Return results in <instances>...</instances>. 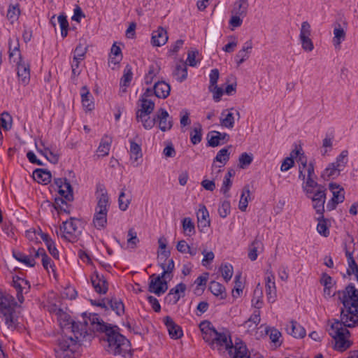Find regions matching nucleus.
<instances>
[{
  "mask_svg": "<svg viewBox=\"0 0 358 358\" xmlns=\"http://www.w3.org/2000/svg\"><path fill=\"white\" fill-rule=\"evenodd\" d=\"M57 320L63 331H69L74 334L72 336H64L58 340V345L55 348L56 358H76V353L80 347V338L87 335L88 322L87 313H83V322H76L71 316L59 308L57 312Z\"/></svg>",
  "mask_w": 358,
  "mask_h": 358,
  "instance_id": "nucleus-1",
  "label": "nucleus"
},
{
  "mask_svg": "<svg viewBox=\"0 0 358 358\" xmlns=\"http://www.w3.org/2000/svg\"><path fill=\"white\" fill-rule=\"evenodd\" d=\"M88 320L91 324L94 326L95 330L105 334L108 343L107 350L110 353L114 355H122L124 358H131L133 354L129 348V341L125 336L120 334L117 326H112L104 322L99 318L96 314H90Z\"/></svg>",
  "mask_w": 358,
  "mask_h": 358,
  "instance_id": "nucleus-2",
  "label": "nucleus"
},
{
  "mask_svg": "<svg viewBox=\"0 0 358 358\" xmlns=\"http://www.w3.org/2000/svg\"><path fill=\"white\" fill-rule=\"evenodd\" d=\"M158 266L163 270L161 275L155 273L150 276L148 291L157 296H161L168 289V283L165 278L171 280L173 278V272L175 269V263L173 259H169V262H163V264L157 263Z\"/></svg>",
  "mask_w": 358,
  "mask_h": 358,
  "instance_id": "nucleus-3",
  "label": "nucleus"
},
{
  "mask_svg": "<svg viewBox=\"0 0 358 358\" xmlns=\"http://www.w3.org/2000/svg\"><path fill=\"white\" fill-rule=\"evenodd\" d=\"M16 302L13 296L0 289V317L8 328L15 329L17 318L15 316Z\"/></svg>",
  "mask_w": 358,
  "mask_h": 358,
  "instance_id": "nucleus-4",
  "label": "nucleus"
},
{
  "mask_svg": "<svg viewBox=\"0 0 358 358\" xmlns=\"http://www.w3.org/2000/svg\"><path fill=\"white\" fill-rule=\"evenodd\" d=\"M327 331L335 341L334 349L336 350L343 352L350 347L352 343L346 339V336H350V333L346 328L341 326L338 320L334 319Z\"/></svg>",
  "mask_w": 358,
  "mask_h": 358,
  "instance_id": "nucleus-5",
  "label": "nucleus"
},
{
  "mask_svg": "<svg viewBox=\"0 0 358 358\" xmlns=\"http://www.w3.org/2000/svg\"><path fill=\"white\" fill-rule=\"evenodd\" d=\"M9 59L10 62L16 63L17 74L20 84L26 86L30 81V66L28 63L22 60L20 51L17 47L9 50Z\"/></svg>",
  "mask_w": 358,
  "mask_h": 358,
  "instance_id": "nucleus-6",
  "label": "nucleus"
},
{
  "mask_svg": "<svg viewBox=\"0 0 358 358\" xmlns=\"http://www.w3.org/2000/svg\"><path fill=\"white\" fill-rule=\"evenodd\" d=\"M80 221L73 218L63 222L60 228L61 238L67 243H76L81 234Z\"/></svg>",
  "mask_w": 358,
  "mask_h": 358,
  "instance_id": "nucleus-7",
  "label": "nucleus"
},
{
  "mask_svg": "<svg viewBox=\"0 0 358 358\" xmlns=\"http://www.w3.org/2000/svg\"><path fill=\"white\" fill-rule=\"evenodd\" d=\"M213 332V340L212 343H210L211 348H218L220 350L221 348H224L228 351L229 355H231L233 348L231 347L232 341L229 331L224 329L222 331L216 329Z\"/></svg>",
  "mask_w": 358,
  "mask_h": 358,
  "instance_id": "nucleus-8",
  "label": "nucleus"
},
{
  "mask_svg": "<svg viewBox=\"0 0 358 358\" xmlns=\"http://www.w3.org/2000/svg\"><path fill=\"white\" fill-rule=\"evenodd\" d=\"M338 322L341 327L352 328L358 325V313L355 312V308L347 304L343 305V308L341 310V320Z\"/></svg>",
  "mask_w": 358,
  "mask_h": 358,
  "instance_id": "nucleus-9",
  "label": "nucleus"
},
{
  "mask_svg": "<svg viewBox=\"0 0 358 358\" xmlns=\"http://www.w3.org/2000/svg\"><path fill=\"white\" fill-rule=\"evenodd\" d=\"M26 237L34 244H39L43 242L46 246H54L55 243L50 236L41 231V229H30L26 231Z\"/></svg>",
  "mask_w": 358,
  "mask_h": 358,
  "instance_id": "nucleus-10",
  "label": "nucleus"
},
{
  "mask_svg": "<svg viewBox=\"0 0 358 358\" xmlns=\"http://www.w3.org/2000/svg\"><path fill=\"white\" fill-rule=\"evenodd\" d=\"M326 191L327 189L325 187H320V189H316L313 194H310V197H308L312 200L313 207L320 217H323L324 213Z\"/></svg>",
  "mask_w": 358,
  "mask_h": 358,
  "instance_id": "nucleus-11",
  "label": "nucleus"
},
{
  "mask_svg": "<svg viewBox=\"0 0 358 358\" xmlns=\"http://www.w3.org/2000/svg\"><path fill=\"white\" fill-rule=\"evenodd\" d=\"M311 36V26L307 21H304L301 23L300 29L299 40L301 43L303 50L307 52H311L314 49V45Z\"/></svg>",
  "mask_w": 358,
  "mask_h": 358,
  "instance_id": "nucleus-12",
  "label": "nucleus"
},
{
  "mask_svg": "<svg viewBox=\"0 0 358 358\" xmlns=\"http://www.w3.org/2000/svg\"><path fill=\"white\" fill-rule=\"evenodd\" d=\"M329 188L332 192L333 196L327 204V209L329 211L334 210L337 205L343 202L345 199V192L343 188L341 187L336 183H329Z\"/></svg>",
  "mask_w": 358,
  "mask_h": 358,
  "instance_id": "nucleus-13",
  "label": "nucleus"
},
{
  "mask_svg": "<svg viewBox=\"0 0 358 358\" xmlns=\"http://www.w3.org/2000/svg\"><path fill=\"white\" fill-rule=\"evenodd\" d=\"M156 122L162 131H167L173 127V118L164 108H159L155 114Z\"/></svg>",
  "mask_w": 358,
  "mask_h": 358,
  "instance_id": "nucleus-14",
  "label": "nucleus"
},
{
  "mask_svg": "<svg viewBox=\"0 0 358 358\" xmlns=\"http://www.w3.org/2000/svg\"><path fill=\"white\" fill-rule=\"evenodd\" d=\"M12 285L17 291L18 301L21 303H23L24 300L23 292H28L31 288L29 282L21 277L15 275L13 278Z\"/></svg>",
  "mask_w": 358,
  "mask_h": 358,
  "instance_id": "nucleus-15",
  "label": "nucleus"
},
{
  "mask_svg": "<svg viewBox=\"0 0 358 358\" xmlns=\"http://www.w3.org/2000/svg\"><path fill=\"white\" fill-rule=\"evenodd\" d=\"M187 286L183 282H180L173 288L169 290V292L165 297V301L169 304H176L181 297L185 296Z\"/></svg>",
  "mask_w": 358,
  "mask_h": 358,
  "instance_id": "nucleus-16",
  "label": "nucleus"
},
{
  "mask_svg": "<svg viewBox=\"0 0 358 358\" xmlns=\"http://www.w3.org/2000/svg\"><path fill=\"white\" fill-rule=\"evenodd\" d=\"M55 183L57 186L59 194L68 201L73 200V188L66 178H56Z\"/></svg>",
  "mask_w": 358,
  "mask_h": 358,
  "instance_id": "nucleus-17",
  "label": "nucleus"
},
{
  "mask_svg": "<svg viewBox=\"0 0 358 358\" xmlns=\"http://www.w3.org/2000/svg\"><path fill=\"white\" fill-rule=\"evenodd\" d=\"M91 282L95 291L100 294H105L108 289V285L106 279L103 275L97 272L91 277Z\"/></svg>",
  "mask_w": 358,
  "mask_h": 358,
  "instance_id": "nucleus-18",
  "label": "nucleus"
},
{
  "mask_svg": "<svg viewBox=\"0 0 358 358\" xmlns=\"http://www.w3.org/2000/svg\"><path fill=\"white\" fill-rule=\"evenodd\" d=\"M164 323L171 338L178 339L182 336L183 332L182 328L177 324L170 316H166L164 318Z\"/></svg>",
  "mask_w": 358,
  "mask_h": 358,
  "instance_id": "nucleus-19",
  "label": "nucleus"
},
{
  "mask_svg": "<svg viewBox=\"0 0 358 358\" xmlns=\"http://www.w3.org/2000/svg\"><path fill=\"white\" fill-rule=\"evenodd\" d=\"M231 347L233 350L229 355L231 358H250L246 345L241 339L238 338Z\"/></svg>",
  "mask_w": 358,
  "mask_h": 358,
  "instance_id": "nucleus-20",
  "label": "nucleus"
},
{
  "mask_svg": "<svg viewBox=\"0 0 358 358\" xmlns=\"http://www.w3.org/2000/svg\"><path fill=\"white\" fill-rule=\"evenodd\" d=\"M230 157V152L229 151V148H224L221 149L217 153L214 160L213 164L212 165V169L214 170L215 168L217 166L215 165V162L220 163V165L218 166L219 168H221L224 166L227 162L229 161ZM221 172L220 169H218L215 173L213 171V174H215V177H217L218 174Z\"/></svg>",
  "mask_w": 358,
  "mask_h": 358,
  "instance_id": "nucleus-21",
  "label": "nucleus"
},
{
  "mask_svg": "<svg viewBox=\"0 0 358 358\" xmlns=\"http://www.w3.org/2000/svg\"><path fill=\"white\" fill-rule=\"evenodd\" d=\"M208 143L210 147H216L228 141L229 136L227 133L212 131L208 134Z\"/></svg>",
  "mask_w": 358,
  "mask_h": 358,
  "instance_id": "nucleus-22",
  "label": "nucleus"
},
{
  "mask_svg": "<svg viewBox=\"0 0 358 358\" xmlns=\"http://www.w3.org/2000/svg\"><path fill=\"white\" fill-rule=\"evenodd\" d=\"M35 145L38 152L44 156L50 162L57 164L59 160V156L52 152L49 148L45 147L42 141L36 142Z\"/></svg>",
  "mask_w": 358,
  "mask_h": 358,
  "instance_id": "nucleus-23",
  "label": "nucleus"
},
{
  "mask_svg": "<svg viewBox=\"0 0 358 358\" xmlns=\"http://www.w3.org/2000/svg\"><path fill=\"white\" fill-rule=\"evenodd\" d=\"M287 332L296 338H302L306 334L305 329L297 322L292 320L286 327Z\"/></svg>",
  "mask_w": 358,
  "mask_h": 358,
  "instance_id": "nucleus-24",
  "label": "nucleus"
},
{
  "mask_svg": "<svg viewBox=\"0 0 358 358\" xmlns=\"http://www.w3.org/2000/svg\"><path fill=\"white\" fill-rule=\"evenodd\" d=\"M196 217L198 227L201 228V230L210 226L209 213L204 205L199 206V208L196 212Z\"/></svg>",
  "mask_w": 358,
  "mask_h": 358,
  "instance_id": "nucleus-25",
  "label": "nucleus"
},
{
  "mask_svg": "<svg viewBox=\"0 0 358 358\" xmlns=\"http://www.w3.org/2000/svg\"><path fill=\"white\" fill-rule=\"evenodd\" d=\"M153 90L157 97L166 99L170 94L171 87L165 81H158L155 83Z\"/></svg>",
  "mask_w": 358,
  "mask_h": 358,
  "instance_id": "nucleus-26",
  "label": "nucleus"
},
{
  "mask_svg": "<svg viewBox=\"0 0 358 358\" xmlns=\"http://www.w3.org/2000/svg\"><path fill=\"white\" fill-rule=\"evenodd\" d=\"M131 199L132 194L131 191L127 190L126 187H124L118 197L119 208L122 211H125L128 208Z\"/></svg>",
  "mask_w": 358,
  "mask_h": 358,
  "instance_id": "nucleus-27",
  "label": "nucleus"
},
{
  "mask_svg": "<svg viewBox=\"0 0 358 358\" xmlns=\"http://www.w3.org/2000/svg\"><path fill=\"white\" fill-rule=\"evenodd\" d=\"M130 148H129V153H130V159L134 164V166H136L138 163L137 162L138 159L142 158V150L141 144L136 143L134 140H129Z\"/></svg>",
  "mask_w": 358,
  "mask_h": 358,
  "instance_id": "nucleus-28",
  "label": "nucleus"
},
{
  "mask_svg": "<svg viewBox=\"0 0 358 358\" xmlns=\"http://www.w3.org/2000/svg\"><path fill=\"white\" fill-rule=\"evenodd\" d=\"M168 41V36L166 31L162 27L153 31L152 36V43L155 46H162L164 45Z\"/></svg>",
  "mask_w": 358,
  "mask_h": 358,
  "instance_id": "nucleus-29",
  "label": "nucleus"
},
{
  "mask_svg": "<svg viewBox=\"0 0 358 358\" xmlns=\"http://www.w3.org/2000/svg\"><path fill=\"white\" fill-rule=\"evenodd\" d=\"M140 108L136 110V114L150 115L155 109V102L150 99H139Z\"/></svg>",
  "mask_w": 358,
  "mask_h": 358,
  "instance_id": "nucleus-30",
  "label": "nucleus"
},
{
  "mask_svg": "<svg viewBox=\"0 0 358 358\" xmlns=\"http://www.w3.org/2000/svg\"><path fill=\"white\" fill-rule=\"evenodd\" d=\"M13 256L18 262L24 264L27 266L34 267L36 264V262L30 257L29 252H22L17 250H13Z\"/></svg>",
  "mask_w": 358,
  "mask_h": 358,
  "instance_id": "nucleus-31",
  "label": "nucleus"
},
{
  "mask_svg": "<svg viewBox=\"0 0 358 358\" xmlns=\"http://www.w3.org/2000/svg\"><path fill=\"white\" fill-rule=\"evenodd\" d=\"M316 177L307 178L302 188L307 197H310V194L314 193V189H320V187H324L323 185L318 184L315 178Z\"/></svg>",
  "mask_w": 358,
  "mask_h": 358,
  "instance_id": "nucleus-32",
  "label": "nucleus"
},
{
  "mask_svg": "<svg viewBox=\"0 0 358 358\" xmlns=\"http://www.w3.org/2000/svg\"><path fill=\"white\" fill-rule=\"evenodd\" d=\"M109 206L108 193L105 189H101L100 194L97 196V205L95 210L108 212Z\"/></svg>",
  "mask_w": 358,
  "mask_h": 358,
  "instance_id": "nucleus-33",
  "label": "nucleus"
},
{
  "mask_svg": "<svg viewBox=\"0 0 358 358\" xmlns=\"http://www.w3.org/2000/svg\"><path fill=\"white\" fill-rule=\"evenodd\" d=\"M33 178L38 182L46 185L51 181V173L46 169H37L33 172Z\"/></svg>",
  "mask_w": 358,
  "mask_h": 358,
  "instance_id": "nucleus-34",
  "label": "nucleus"
},
{
  "mask_svg": "<svg viewBox=\"0 0 358 358\" xmlns=\"http://www.w3.org/2000/svg\"><path fill=\"white\" fill-rule=\"evenodd\" d=\"M248 0H236L233 5L231 14L239 15L245 17L248 8Z\"/></svg>",
  "mask_w": 358,
  "mask_h": 358,
  "instance_id": "nucleus-35",
  "label": "nucleus"
},
{
  "mask_svg": "<svg viewBox=\"0 0 358 358\" xmlns=\"http://www.w3.org/2000/svg\"><path fill=\"white\" fill-rule=\"evenodd\" d=\"M208 289L213 295L220 296L221 299H224L227 296L224 286L218 282L211 281Z\"/></svg>",
  "mask_w": 358,
  "mask_h": 358,
  "instance_id": "nucleus-36",
  "label": "nucleus"
},
{
  "mask_svg": "<svg viewBox=\"0 0 358 358\" xmlns=\"http://www.w3.org/2000/svg\"><path fill=\"white\" fill-rule=\"evenodd\" d=\"M220 124L225 128L232 129L234 127L235 118L234 113L227 110L222 111L220 118Z\"/></svg>",
  "mask_w": 358,
  "mask_h": 358,
  "instance_id": "nucleus-37",
  "label": "nucleus"
},
{
  "mask_svg": "<svg viewBox=\"0 0 358 358\" xmlns=\"http://www.w3.org/2000/svg\"><path fill=\"white\" fill-rule=\"evenodd\" d=\"M334 35L333 43L336 48L339 47L341 42L345 40V32L338 23L334 25Z\"/></svg>",
  "mask_w": 358,
  "mask_h": 358,
  "instance_id": "nucleus-38",
  "label": "nucleus"
},
{
  "mask_svg": "<svg viewBox=\"0 0 358 358\" xmlns=\"http://www.w3.org/2000/svg\"><path fill=\"white\" fill-rule=\"evenodd\" d=\"M108 304L118 316L124 315V305L121 299L113 297L110 299H108Z\"/></svg>",
  "mask_w": 358,
  "mask_h": 358,
  "instance_id": "nucleus-39",
  "label": "nucleus"
},
{
  "mask_svg": "<svg viewBox=\"0 0 358 358\" xmlns=\"http://www.w3.org/2000/svg\"><path fill=\"white\" fill-rule=\"evenodd\" d=\"M136 119L137 122L142 123L143 127L145 129H151L156 123L155 115L153 118H151L150 115L136 114Z\"/></svg>",
  "mask_w": 358,
  "mask_h": 358,
  "instance_id": "nucleus-40",
  "label": "nucleus"
},
{
  "mask_svg": "<svg viewBox=\"0 0 358 358\" xmlns=\"http://www.w3.org/2000/svg\"><path fill=\"white\" fill-rule=\"evenodd\" d=\"M173 74L176 77V80L180 83L186 80L187 77V68L186 64L182 62L178 64L176 66Z\"/></svg>",
  "mask_w": 358,
  "mask_h": 358,
  "instance_id": "nucleus-41",
  "label": "nucleus"
},
{
  "mask_svg": "<svg viewBox=\"0 0 358 358\" xmlns=\"http://www.w3.org/2000/svg\"><path fill=\"white\" fill-rule=\"evenodd\" d=\"M107 213L108 212L95 210L93 222L97 229H101L106 226L107 222Z\"/></svg>",
  "mask_w": 358,
  "mask_h": 358,
  "instance_id": "nucleus-42",
  "label": "nucleus"
},
{
  "mask_svg": "<svg viewBox=\"0 0 358 358\" xmlns=\"http://www.w3.org/2000/svg\"><path fill=\"white\" fill-rule=\"evenodd\" d=\"M67 201L64 198H56L55 199L54 206L58 213H70V206L67 203Z\"/></svg>",
  "mask_w": 358,
  "mask_h": 358,
  "instance_id": "nucleus-43",
  "label": "nucleus"
},
{
  "mask_svg": "<svg viewBox=\"0 0 358 358\" xmlns=\"http://www.w3.org/2000/svg\"><path fill=\"white\" fill-rule=\"evenodd\" d=\"M122 59L121 49L114 43L110 49L109 62L114 65L118 64Z\"/></svg>",
  "mask_w": 358,
  "mask_h": 358,
  "instance_id": "nucleus-44",
  "label": "nucleus"
},
{
  "mask_svg": "<svg viewBox=\"0 0 358 358\" xmlns=\"http://www.w3.org/2000/svg\"><path fill=\"white\" fill-rule=\"evenodd\" d=\"M202 139V127L199 123L194 125V127L190 132V141L193 145H196Z\"/></svg>",
  "mask_w": 358,
  "mask_h": 358,
  "instance_id": "nucleus-45",
  "label": "nucleus"
},
{
  "mask_svg": "<svg viewBox=\"0 0 358 358\" xmlns=\"http://www.w3.org/2000/svg\"><path fill=\"white\" fill-rule=\"evenodd\" d=\"M266 292L268 302H274L275 299V282L269 276L267 277L266 282Z\"/></svg>",
  "mask_w": 358,
  "mask_h": 358,
  "instance_id": "nucleus-46",
  "label": "nucleus"
},
{
  "mask_svg": "<svg viewBox=\"0 0 358 358\" xmlns=\"http://www.w3.org/2000/svg\"><path fill=\"white\" fill-rule=\"evenodd\" d=\"M250 191L249 186L246 185L243 189V192H242V194H241V196L240 198V201H239V204H238L239 209L243 212L245 211V210L248 207V201L250 199Z\"/></svg>",
  "mask_w": 358,
  "mask_h": 358,
  "instance_id": "nucleus-47",
  "label": "nucleus"
},
{
  "mask_svg": "<svg viewBox=\"0 0 358 358\" xmlns=\"http://www.w3.org/2000/svg\"><path fill=\"white\" fill-rule=\"evenodd\" d=\"M345 255L348 259V268L347 269V273L349 275H351L355 273V271L358 272V266L357 265V263L352 256L353 251L350 252L349 250H348V248H345Z\"/></svg>",
  "mask_w": 358,
  "mask_h": 358,
  "instance_id": "nucleus-48",
  "label": "nucleus"
},
{
  "mask_svg": "<svg viewBox=\"0 0 358 358\" xmlns=\"http://www.w3.org/2000/svg\"><path fill=\"white\" fill-rule=\"evenodd\" d=\"M299 154V150H294L290 153V157H286L280 166L281 171H287L289 169H291L294 164L293 158L295 157V155H298Z\"/></svg>",
  "mask_w": 358,
  "mask_h": 358,
  "instance_id": "nucleus-49",
  "label": "nucleus"
},
{
  "mask_svg": "<svg viewBox=\"0 0 358 358\" xmlns=\"http://www.w3.org/2000/svg\"><path fill=\"white\" fill-rule=\"evenodd\" d=\"M260 321V311L259 310H256L253 312L250 318L245 322V325L248 324V323H252L251 324L248 325V329L255 330L257 329V326L259 324Z\"/></svg>",
  "mask_w": 358,
  "mask_h": 358,
  "instance_id": "nucleus-50",
  "label": "nucleus"
},
{
  "mask_svg": "<svg viewBox=\"0 0 358 358\" xmlns=\"http://www.w3.org/2000/svg\"><path fill=\"white\" fill-rule=\"evenodd\" d=\"M110 148V141L109 140H106L105 138L101 139L100 144L97 148V156L98 157H105L107 156L109 153Z\"/></svg>",
  "mask_w": 358,
  "mask_h": 358,
  "instance_id": "nucleus-51",
  "label": "nucleus"
},
{
  "mask_svg": "<svg viewBox=\"0 0 358 358\" xmlns=\"http://www.w3.org/2000/svg\"><path fill=\"white\" fill-rule=\"evenodd\" d=\"M220 270L222 273V276L223 277L224 280L227 282H229L233 275L234 273V269L231 264L226 263V264H222Z\"/></svg>",
  "mask_w": 358,
  "mask_h": 358,
  "instance_id": "nucleus-52",
  "label": "nucleus"
},
{
  "mask_svg": "<svg viewBox=\"0 0 358 358\" xmlns=\"http://www.w3.org/2000/svg\"><path fill=\"white\" fill-rule=\"evenodd\" d=\"M209 273L206 272L203 273V275H199L194 281V284L196 285V288L195 289V293H197V292L200 291L201 292H203L206 285L207 283L208 279Z\"/></svg>",
  "mask_w": 358,
  "mask_h": 358,
  "instance_id": "nucleus-53",
  "label": "nucleus"
},
{
  "mask_svg": "<svg viewBox=\"0 0 358 358\" xmlns=\"http://www.w3.org/2000/svg\"><path fill=\"white\" fill-rule=\"evenodd\" d=\"M20 14V10L18 5H10L8 7L7 12V18L11 23L17 21Z\"/></svg>",
  "mask_w": 358,
  "mask_h": 358,
  "instance_id": "nucleus-54",
  "label": "nucleus"
},
{
  "mask_svg": "<svg viewBox=\"0 0 358 358\" xmlns=\"http://www.w3.org/2000/svg\"><path fill=\"white\" fill-rule=\"evenodd\" d=\"M133 73L131 67L127 65L124 69V74L120 80V85L122 87H128L131 81Z\"/></svg>",
  "mask_w": 358,
  "mask_h": 358,
  "instance_id": "nucleus-55",
  "label": "nucleus"
},
{
  "mask_svg": "<svg viewBox=\"0 0 358 358\" xmlns=\"http://www.w3.org/2000/svg\"><path fill=\"white\" fill-rule=\"evenodd\" d=\"M157 263L163 264V262H169L171 256L169 248H159L157 250Z\"/></svg>",
  "mask_w": 358,
  "mask_h": 358,
  "instance_id": "nucleus-56",
  "label": "nucleus"
},
{
  "mask_svg": "<svg viewBox=\"0 0 358 358\" xmlns=\"http://www.w3.org/2000/svg\"><path fill=\"white\" fill-rule=\"evenodd\" d=\"M90 93L87 88V87L84 86L81 88V99L82 103L84 107L87 108L89 110H92L93 105L92 103H90Z\"/></svg>",
  "mask_w": 358,
  "mask_h": 358,
  "instance_id": "nucleus-57",
  "label": "nucleus"
},
{
  "mask_svg": "<svg viewBox=\"0 0 358 358\" xmlns=\"http://www.w3.org/2000/svg\"><path fill=\"white\" fill-rule=\"evenodd\" d=\"M158 73L159 68L155 65H150L149 66L148 72L145 74L144 78L145 83L146 85H150Z\"/></svg>",
  "mask_w": 358,
  "mask_h": 358,
  "instance_id": "nucleus-58",
  "label": "nucleus"
},
{
  "mask_svg": "<svg viewBox=\"0 0 358 358\" xmlns=\"http://www.w3.org/2000/svg\"><path fill=\"white\" fill-rule=\"evenodd\" d=\"M83 60L76 59L73 58L71 62V80L73 83H76L78 76L80 74L81 70L80 69V64Z\"/></svg>",
  "mask_w": 358,
  "mask_h": 358,
  "instance_id": "nucleus-59",
  "label": "nucleus"
},
{
  "mask_svg": "<svg viewBox=\"0 0 358 358\" xmlns=\"http://www.w3.org/2000/svg\"><path fill=\"white\" fill-rule=\"evenodd\" d=\"M341 171V169L337 167L335 163H332L325 169V170L324 171L323 176H327L328 178H334L335 176H338Z\"/></svg>",
  "mask_w": 358,
  "mask_h": 358,
  "instance_id": "nucleus-60",
  "label": "nucleus"
},
{
  "mask_svg": "<svg viewBox=\"0 0 358 358\" xmlns=\"http://www.w3.org/2000/svg\"><path fill=\"white\" fill-rule=\"evenodd\" d=\"M58 22L61 28V36L65 38L68 34L69 22L65 15L61 14L58 16Z\"/></svg>",
  "mask_w": 358,
  "mask_h": 358,
  "instance_id": "nucleus-61",
  "label": "nucleus"
},
{
  "mask_svg": "<svg viewBox=\"0 0 358 358\" xmlns=\"http://www.w3.org/2000/svg\"><path fill=\"white\" fill-rule=\"evenodd\" d=\"M12 126V117L7 112L1 113L0 118V127L8 131Z\"/></svg>",
  "mask_w": 358,
  "mask_h": 358,
  "instance_id": "nucleus-62",
  "label": "nucleus"
},
{
  "mask_svg": "<svg viewBox=\"0 0 358 358\" xmlns=\"http://www.w3.org/2000/svg\"><path fill=\"white\" fill-rule=\"evenodd\" d=\"M182 228L184 232L190 236L195 232L194 224L189 217H185L182 221Z\"/></svg>",
  "mask_w": 358,
  "mask_h": 358,
  "instance_id": "nucleus-63",
  "label": "nucleus"
},
{
  "mask_svg": "<svg viewBox=\"0 0 358 358\" xmlns=\"http://www.w3.org/2000/svg\"><path fill=\"white\" fill-rule=\"evenodd\" d=\"M87 50V47L85 45L79 43L74 50L73 58L76 59L84 60Z\"/></svg>",
  "mask_w": 358,
  "mask_h": 358,
  "instance_id": "nucleus-64",
  "label": "nucleus"
}]
</instances>
